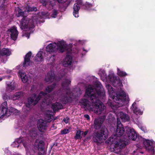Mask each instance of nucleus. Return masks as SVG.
Here are the masks:
<instances>
[{"label": "nucleus", "mask_w": 155, "mask_h": 155, "mask_svg": "<svg viewBox=\"0 0 155 155\" xmlns=\"http://www.w3.org/2000/svg\"><path fill=\"white\" fill-rule=\"evenodd\" d=\"M124 132V130L123 127H117L115 134L112 135L109 139V140L114 145V152L116 153H120L121 149L127 144L125 140H121L119 138L123 134Z\"/></svg>", "instance_id": "4"}, {"label": "nucleus", "mask_w": 155, "mask_h": 155, "mask_svg": "<svg viewBox=\"0 0 155 155\" xmlns=\"http://www.w3.org/2000/svg\"><path fill=\"white\" fill-rule=\"evenodd\" d=\"M123 127L120 121L119 120V118H117V127Z\"/></svg>", "instance_id": "35"}, {"label": "nucleus", "mask_w": 155, "mask_h": 155, "mask_svg": "<svg viewBox=\"0 0 155 155\" xmlns=\"http://www.w3.org/2000/svg\"><path fill=\"white\" fill-rule=\"evenodd\" d=\"M138 126L142 130L144 131H145V128L144 127L142 126L141 124H139Z\"/></svg>", "instance_id": "40"}, {"label": "nucleus", "mask_w": 155, "mask_h": 155, "mask_svg": "<svg viewBox=\"0 0 155 155\" xmlns=\"http://www.w3.org/2000/svg\"><path fill=\"white\" fill-rule=\"evenodd\" d=\"M117 74L120 77H123L128 75L126 72L120 70L118 68H117Z\"/></svg>", "instance_id": "28"}, {"label": "nucleus", "mask_w": 155, "mask_h": 155, "mask_svg": "<svg viewBox=\"0 0 155 155\" xmlns=\"http://www.w3.org/2000/svg\"><path fill=\"white\" fill-rule=\"evenodd\" d=\"M105 118V116H104L95 119L94 121V128L96 129H98L100 128Z\"/></svg>", "instance_id": "13"}, {"label": "nucleus", "mask_w": 155, "mask_h": 155, "mask_svg": "<svg viewBox=\"0 0 155 155\" xmlns=\"http://www.w3.org/2000/svg\"><path fill=\"white\" fill-rule=\"evenodd\" d=\"M136 101H139L138 100H136L135 101L136 102Z\"/></svg>", "instance_id": "51"}, {"label": "nucleus", "mask_w": 155, "mask_h": 155, "mask_svg": "<svg viewBox=\"0 0 155 155\" xmlns=\"http://www.w3.org/2000/svg\"><path fill=\"white\" fill-rule=\"evenodd\" d=\"M80 9L79 5L77 3H75L73 6V14L75 18L79 17V11Z\"/></svg>", "instance_id": "25"}, {"label": "nucleus", "mask_w": 155, "mask_h": 155, "mask_svg": "<svg viewBox=\"0 0 155 155\" xmlns=\"http://www.w3.org/2000/svg\"><path fill=\"white\" fill-rule=\"evenodd\" d=\"M14 84V82L11 83L10 84L8 85V87H15L16 86V85L15 84L13 85Z\"/></svg>", "instance_id": "39"}, {"label": "nucleus", "mask_w": 155, "mask_h": 155, "mask_svg": "<svg viewBox=\"0 0 155 155\" xmlns=\"http://www.w3.org/2000/svg\"><path fill=\"white\" fill-rule=\"evenodd\" d=\"M15 155H21V154L18 153H15Z\"/></svg>", "instance_id": "46"}, {"label": "nucleus", "mask_w": 155, "mask_h": 155, "mask_svg": "<svg viewBox=\"0 0 155 155\" xmlns=\"http://www.w3.org/2000/svg\"><path fill=\"white\" fill-rule=\"evenodd\" d=\"M69 132V130L68 129H64L61 131V133L62 134H66Z\"/></svg>", "instance_id": "36"}, {"label": "nucleus", "mask_w": 155, "mask_h": 155, "mask_svg": "<svg viewBox=\"0 0 155 155\" xmlns=\"http://www.w3.org/2000/svg\"><path fill=\"white\" fill-rule=\"evenodd\" d=\"M83 134V131L81 130H78L77 131L75 136V139H81V135H82Z\"/></svg>", "instance_id": "30"}, {"label": "nucleus", "mask_w": 155, "mask_h": 155, "mask_svg": "<svg viewBox=\"0 0 155 155\" xmlns=\"http://www.w3.org/2000/svg\"><path fill=\"white\" fill-rule=\"evenodd\" d=\"M78 87H102V85L97 78L94 76L87 77L86 81H81L78 84Z\"/></svg>", "instance_id": "7"}, {"label": "nucleus", "mask_w": 155, "mask_h": 155, "mask_svg": "<svg viewBox=\"0 0 155 155\" xmlns=\"http://www.w3.org/2000/svg\"><path fill=\"white\" fill-rule=\"evenodd\" d=\"M108 90L110 97L116 103H111L110 104L113 110H117L120 107L125 106L129 103V99L128 95L121 88H120L117 92L115 91L114 88H108Z\"/></svg>", "instance_id": "2"}, {"label": "nucleus", "mask_w": 155, "mask_h": 155, "mask_svg": "<svg viewBox=\"0 0 155 155\" xmlns=\"http://www.w3.org/2000/svg\"><path fill=\"white\" fill-rule=\"evenodd\" d=\"M46 50L50 53L55 52L57 50L60 53L65 51L68 53L72 51L71 45L67 44L66 42L63 40L58 41L56 42L50 44L46 47Z\"/></svg>", "instance_id": "5"}, {"label": "nucleus", "mask_w": 155, "mask_h": 155, "mask_svg": "<svg viewBox=\"0 0 155 155\" xmlns=\"http://www.w3.org/2000/svg\"><path fill=\"white\" fill-rule=\"evenodd\" d=\"M22 142L24 147L25 148L26 150V154L28 155L29 153V150L30 148V146L28 143V142H27L25 143L24 141H22V138H20L16 139L15 141L12 143V146L13 147H18L19 146L20 143Z\"/></svg>", "instance_id": "11"}, {"label": "nucleus", "mask_w": 155, "mask_h": 155, "mask_svg": "<svg viewBox=\"0 0 155 155\" xmlns=\"http://www.w3.org/2000/svg\"><path fill=\"white\" fill-rule=\"evenodd\" d=\"M65 70H61L59 74L61 76L58 75V78L55 75L54 71L53 70H51V71L47 73L46 75L45 81V83L47 84H49L54 81H58L61 78L65 75Z\"/></svg>", "instance_id": "9"}, {"label": "nucleus", "mask_w": 155, "mask_h": 155, "mask_svg": "<svg viewBox=\"0 0 155 155\" xmlns=\"http://www.w3.org/2000/svg\"><path fill=\"white\" fill-rule=\"evenodd\" d=\"M31 55V52H28L25 56L24 61L23 63V67H26L32 65V62L30 61V59Z\"/></svg>", "instance_id": "19"}, {"label": "nucleus", "mask_w": 155, "mask_h": 155, "mask_svg": "<svg viewBox=\"0 0 155 155\" xmlns=\"http://www.w3.org/2000/svg\"><path fill=\"white\" fill-rule=\"evenodd\" d=\"M117 117H120L122 121L125 122L130 120V117L129 116L122 112H120L117 114Z\"/></svg>", "instance_id": "23"}, {"label": "nucleus", "mask_w": 155, "mask_h": 155, "mask_svg": "<svg viewBox=\"0 0 155 155\" xmlns=\"http://www.w3.org/2000/svg\"><path fill=\"white\" fill-rule=\"evenodd\" d=\"M56 86V84H55V85H54V86Z\"/></svg>", "instance_id": "52"}, {"label": "nucleus", "mask_w": 155, "mask_h": 155, "mask_svg": "<svg viewBox=\"0 0 155 155\" xmlns=\"http://www.w3.org/2000/svg\"><path fill=\"white\" fill-rule=\"evenodd\" d=\"M71 82V81L70 79L65 80L62 84L63 87H66L69 86Z\"/></svg>", "instance_id": "29"}, {"label": "nucleus", "mask_w": 155, "mask_h": 155, "mask_svg": "<svg viewBox=\"0 0 155 155\" xmlns=\"http://www.w3.org/2000/svg\"><path fill=\"white\" fill-rule=\"evenodd\" d=\"M105 94L103 88H87L85 95L90 97L92 103L85 99L81 100V103L86 110L94 111L97 114H104L106 107L97 97L101 98L104 96Z\"/></svg>", "instance_id": "1"}, {"label": "nucleus", "mask_w": 155, "mask_h": 155, "mask_svg": "<svg viewBox=\"0 0 155 155\" xmlns=\"http://www.w3.org/2000/svg\"><path fill=\"white\" fill-rule=\"evenodd\" d=\"M88 132V131H85L84 133L83 132V134L84 137H85V136L87 134Z\"/></svg>", "instance_id": "43"}, {"label": "nucleus", "mask_w": 155, "mask_h": 155, "mask_svg": "<svg viewBox=\"0 0 155 155\" xmlns=\"http://www.w3.org/2000/svg\"><path fill=\"white\" fill-rule=\"evenodd\" d=\"M44 145V142L43 141L37 140L35 143L34 147L36 150H38L44 153V151L43 150V148Z\"/></svg>", "instance_id": "17"}, {"label": "nucleus", "mask_w": 155, "mask_h": 155, "mask_svg": "<svg viewBox=\"0 0 155 155\" xmlns=\"http://www.w3.org/2000/svg\"><path fill=\"white\" fill-rule=\"evenodd\" d=\"M83 50L84 51H85V52H84V53H86V52H87V51H85V50H84V49H83Z\"/></svg>", "instance_id": "48"}, {"label": "nucleus", "mask_w": 155, "mask_h": 155, "mask_svg": "<svg viewBox=\"0 0 155 155\" xmlns=\"http://www.w3.org/2000/svg\"><path fill=\"white\" fill-rule=\"evenodd\" d=\"M126 129L129 139L135 140L137 138V134L134 130L129 127H127Z\"/></svg>", "instance_id": "15"}, {"label": "nucleus", "mask_w": 155, "mask_h": 155, "mask_svg": "<svg viewBox=\"0 0 155 155\" xmlns=\"http://www.w3.org/2000/svg\"><path fill=\"white\" fill-rule=\"evenodd\" d=\"M27 37H28V38H29V35H27Z\"/></svg>", "instance_id": "50"}, {"label": "nucleus", "mask_w": 155, "mask_h": 155, "mask_svg": "<svg viewBox=\"0 0 155 155\" xmlns=\"http://www.w3.org/2000/svg\"><path fill=\"white\" fill-rule=\"evenodd\" d=\"M50 60L52 61V62L54 61L55 60V55H53L50 57Z\"/></svg>", "instance_id": "37"}, {"label": "nucleus", "mask_w": 155, "mask_h": 155, "mask_svg": "<svg viewBox=\"0 0 155 155\" xmlns=\"http://www.w3.org/2000/svg\"><path fill=\"white\" fill-rule=\"evenodd\" d=\"M37 10L35 7H30L27 6L24 12L22 11L21 9L18 7L15 9V11L18 13V16H22L23 18L20 21L21 28L22 29H24L25 31L28 30H30L31 28H33L34 27V24L36 22L32 20H29L26 17L24 16V14L26 12H29L32 11H36Z\"/></svg>", "instance_id": "3"}, {"label": "nucleus", "mask_w": 155, "mask_h": 155, "mask_svg": "<svg viewBox=\"0 0 155 155\" xmlns=\"http://www.w3.org/2000/svg\"><path fill=\"white\" fill-rule=\"evenodd\" d=\"M4 77L3 78H2V77H0V81H2V80L4 78Z\"/></svg>", "instance_id": "45"}, {"label": "nucleus", "mask_w": 155, "mask_h": 155, "mask_svg": "<svg viewBox=\"0 0 155 155\" xmlns=\"http://www.w3.org/2000/svg\"><path fill=\"white\" fill-rule=\"evenodd\" d=\"M46 122L44 120L41 119L38 121L37 126L38 130L41 132H44L46 129Z\"/></svg>", "instance_id": "18"}, {"label": "nucleus", "mask_w": 155, "mask_h": 155, "mask_svg": "<svg viewBox=\"0 0 155 155\" xmlns=\"http://www.w3.org/2000/svg\"><path fill=\"white\" fill-rule=\"evenodd\" d=\"M36 131L35 129H34L30 131L29 135L32 137H36L37 134Z\"/></svg>", "instance_id": "31"}, {"label": "nucleus", "mask_w": 155, "mask_h": 155, "mask_svg": "<svg viewBox=\"0 0 155 155\" xmlns=\"http://www.w3.org/2000/svg\"><path fill=\"white\" fill-rule=\"evenodd\" d=\"M107 85L108 86V87H111V86H110V85L109 84H107Z\"/></svg>", "instance_id": "49"}, {"label": "nucleus", "mask_w": 155, "mask_h": 155, "mask_svg": "<svg viewBox=\"0 0 155 155\" xmlns=\"http://www.w3.org/2000/svg\"><path fill=\"white\" fill-rule=\"evenodd\" d=\"M143 144L145 147L147 148L150 145V140L145 139L143 141Z\"/></svg>", "instance_id": "33"}, {"label": "nucleus", "mask_w": 155, "mask_h": 155, "mask_svg": "<svg viewBox=\"0 0 155 155\" xmlns=\"http://www.w3.org/2000/svg\"><path fill=\"white\" fill-rule=\"evenodd\" d=\"M79 42H81V41H79Z\"/></svg>", "instance_id": "54"}, {"label": "nucleus", "mask_w": 155, "mask_h": 155, "mask_svg": "<svg viewBox=\"0 0 155 155\" xmlns=\"http://www.w3.org/2000/svg\"><path fill=\"white\" fill-rule=\"evenodd\" d=\"M62 106L59 103L57 102L52 105V108L54 111H56L62 108Z\"/></svg>", "instance_id": "27"}, {"label": "nucleus", "mask_w": 155, "mask_h": 155, "mask_svg": "<svg viewBox=\"0 0 155 155\" xmlns=\"http://www.w3.org/2000/svg\"><path fill=\"white\" fill-rule=\"evenodd\" d=\"M21 95V92L16 93L14 96L13 99L14 100H17L20 97Z\"/></svg>", "instance_id": "32"}, {"label": "nucleus", "mask_w": 155, "mask_h": 155, "mask_svg": "<svg viewBox=\"0 0 155 155\" xmlns=\"http://www.w3.org/2000/svg\"><path fill=\"white\" fill-rule=\"evenodd\" d=\"M82 0H76L77 3H77L78 5H81L83 9L88 10H91L90 8L93 6V5L87 2H86L85 4H83Z\"/></svg>", "instance_id": "20"}, {"label": "nucleus", "mask_w": 155, "mask_h": 155, "mask_svg": "<svg viewBox=\"0 0 155 155\" xmlns=\"http://www.w3.org/2000/svg\"><path fill=\"white\" fill-rule=\"evenodd\" d=\"M108 135V133L107 128L105 127H102L100 132L94 134V140L96 142H99V141H103L107 138Z\"/></svg>", "instance_id": "8"}, {"label": "nucleus", "mask_w": 155, "mask_h": 155, "mask_svg": "<svg viewBox=\"0 0 155 155\" xmlns=\"http://www.w3.org/2000/svg\"><path fill=\"white\" fill-rule=\"evenodd\" d=\"M22 82L24 83L29 84L31 82V78L29 76H27L26 74L21 71L19 73Z\"/></svg>", "instance_id": "14"}, {"label": "nucleus", "mask_w": 155, "mask_h": 155, "mask_svg": "<svg viewBox=\"0 0 155 155\" xmlns=\"http://www.w3.org/2000/svg\"><path fill=\"white\" fill-rule=\"evenodd\" d=\"M98 74L101 79L104 82L111 83L115 87H121L123 86L120 80L115 75L112 71H109L108 77H107L105 71L103 70H100Z\"/></svg>", "instance_id": "6"}, {"label": "nucleus", "mask_w": 155, "mask_h": 155, "mask_svg": "<svg viewBox=\"0 0 155 155\" xmlns=\"http://www.w3.org/2000/svg\"><path fill=\"white\" fill-rule=\"evenodd\" d=\"M84 117H85L86 118L87 120H90V117L89 116L87 115V114H85L84 115Z\"/></svg>", "instance_id": "41"}, {"label": "nucleus", "mask_w": 155, "mask_h": 155, "mask_svg": "<svg viewBox=\"0 0 155 155\" xmlns=\"http://www.w3.org/2000/svg\"><path fill=\"white\" fill-rule=\"evenodd\" d=\"M63 120L66 124H67L69 121V118L68 117H66V118H64Z\"/></svg>", "instance_id": "38"}, {"label": "nucleus", "mask_w": 155, "mask_h": 155, "mask_svg": "<svg viewBox=\"0 0 155 155\" xmlns=\"http://www.w3.org/2000/svg\"><path fill=\"white\" fill-rule=\"evenodd\" d=\"M58 14V12L57 10H54L53 11L52 14L51 15V16L52 18H55L57 15Z\"/></svg>", "instance_id": "34"}, {"label": "nucleus", "mask_w": 155, "mask_h": 155, "mask_svg": "<svg viewBox=\"0 0 155 155\" xmlns=\"http://www.w3.org/2000/svg\"><path fill=\"white\" fill-rule=\"evenodd\" d=\"M130 109L133 111L136 114L142 115L143 112L140 110L136 106V102L135 101L132 104Z\"/></svg>", "instance_id": "24"}, {"label": "nucleus", "mask_w": 155, "mask_h": 155, "mask_svg": "<svg viewBox=\"0 0 155 155\" xmlns=\"http://www.w3.org/2000/svg\"><path fill=\"white\" fill-rule=\"evenodd\" d=\"M46 101H44V102L45 103V102H46Z\"/></svg>", "instance_id": "53"}, {"label": "nucleus", "mask_w": 155, "mask_h": 155, "mask_svg": "<svg viewBox=\"0 0 155 155\" xmlns=\"http://www.w3.org/2000/svg\"><path fill=\"white\" fill-rule=\"evenodd\" d=\"M42 14L43 15H48V13H45V12H43L42 13Z\"/></svg>", "instance_id": "44"}, {"label": "nucleus", "mask_w": 155, "mask_h": 155, "mask_svg": "<svg viewBox=\"0 0 155 155\" xmlns=\"http://www.w3.org/2000/svg\"><path fill=\"white\" fill-rule=\"evenodd\" d=\"M46 94L43 92H41L39 94V96L36 98L35 100L34 101V98L36 97V95L34 94L32 97H29L28 100V103L26 104V107H29L30 105L33 103V105H35L38 102V101L41 98V96L45 97Z\"/></svg>", "instance_id": "12"}, {"label": "nucleus", "mask_w": 155, "mask_h": 155, "mask_svg": "<svg viewBox=\"0 0 155 155\" xmlns=\"http://www.w3.org/2000/svg\"><path fill=\"white\" fill-rule=\"evenodd\" d=\"M8 32L10 35L11 37L13 40H16L18 34L16 27L15 26L11 27L8 30Z\"/></svg>", "instance_id": "16"}, {"label": "nucleus", "mask_w": 155, "mask_h": 155, "mask_svg": "<svg viewBox=\"0 0 155 155\" xmlns=\"http://www.w3.org/2000/svg\"><path fill=\"white\" fill-rule=\"evenodd\" d=\"M11 54V52L8 49L3 48L0 51V58L2 56H9Z\"/></svg>", "instance_id": "26"}, {"label": "nucleus", "mask_w": 155, "mask_h": 155, "mask_svg": "<svg viewBox=\"0 0 155 155\" xmlns=\"http://www.w3.org/2000/svg\"><path fill=\"white\" fill-rule=\"evenodd\" d=\"M77 52H76V51L75 52V53H79V51L78 50V49H77Z\"/></svg>", "instance_id": "47"}, {"label": "nucleus", "mask_w": 155, "mask_h": 155, "mask_svg": "<svg viewBox=\"0 0 155 155\" xmlns=\"http://www.w3.org/2000/svg\"><path fill=\"white\" fill-rule=\"evenodd\" d=\"M72 58L70 55L67 54L66 57L63 60L62 64L64 67H68L72 64Z\"/></svg>", "instance_id": "21"}, {"label": "nucleus", "mask_w": 155, "mask_h": 155, "mask_svg": "<svg viewBox=\"0 0 155 155\" xmlns=\"http://www.w3.org/2000/svg\"><path fill=\"white\" fill-rule=\"evenodd\" d=\"M45 53L42 51H39L35 57V62H40L43 61L44 58L45 57Z\"/></svg>", "instance_id": "22"}, {"label": "nucleus", "mask_w": 155, "mask_h": 155, "mask_svg": "<svg viewBox=\"0 0 155 155\" xmlns=\"http://www.w3.org/2000/svg\"><path fill=\"white\" fill-rule=\"evenodd\" d=\"M7 103L6 102H4L2 103L0 106V118H3L6 116H8L10 115V113L15 112L17 111L15 108L12 107L10 108L8 110V107L7 105Z\"/></svg>", "instance_id": "10"}, {"label": "nucleus", "mask_w": 155, "mask_h": 155, "mask_svg": "<svg viewBox=\"0 0 155 155\" xmlns=\"http://www.w3.org/2000/svg\"><path fill=\"white\" fill-rule=\"evenodd\" d=\"M34 86H35L36 87H38V86H41V84L39 83H35V85H34Z\"/></svg>", "instance_id": "42"}]
</instances>
